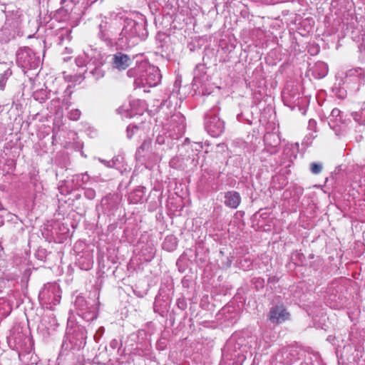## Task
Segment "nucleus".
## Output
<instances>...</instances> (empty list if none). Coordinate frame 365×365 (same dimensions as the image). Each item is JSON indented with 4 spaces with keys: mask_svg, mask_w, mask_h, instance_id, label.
<instances>
[{
    "mask_svg": "<svg viewBox=\"0 0 365 365\" xmlns=\"http://www.w3.org/2000/svg\"><path fill=\"white\" fill-rule=\"evenodd\" d=\"M128 76L135 78L134 83L137 87H154L161 81V74L158 67L146 63H141L137 66L129 69Z\"/></svg>",
    "mask_w": 365,
    "mask_h": 365,
    "instance_id": "obj_1",
    "label": "nucleus"
},
{
    "mask_svg": "<svg viewBox=\"0 0 365 365\" xmlns=\"http://www.w3.org/2000/svg\"><path fill=\"white\" fill-rule=\"evenodd\" d=\"M205 129L212 137L220 136L225 130V123L212 112L208 113L205 116Z\"/></svg>",
    "mask_w": 365,
    "mask_h": 365,
    "instance_id": "obj_2",
    "label": "nucleus"
},
{
    "mask_svg": "<svg viewBox=\"0 0 365 365\" xmlns=\"http://www.w3.org/2000/svg\"><path fill=\"white\" fill-rule=\"evenodd\" d=\"M289 313L284 305H275L271 307L269 313V319L272 324H279L289 319Z\"/></svg>",
    "mask_w": 365,
    "mask_h": 365,
    "instance_id": "obj_3",
    "label": "nucleus"
},
{
    "mask_svg": "<svg viewBox=\"0 0 365 365\" xmlns=\"http://www.w3.org/2000/svg\"><path fill=\"white\" fill-rule=\"evenodd\" d=\"M131 63V59L129 56L118 52L113 56V67L118 70L126 69Z\"/></svg>",
    "mask_w": 365,
    "mask_h": 365,
    "instance_id": "obj_4",
    "label": "nucleus"
},
{
    "mask_svg": "<svg viewBox=\"0 0 365 365\" xmlns=\"http://www.w3.org/2000/svg\"><path fill=\"white\" fill-rule=\"evenodd\" d=\"M240 202L241 197L238 192L232 190L225 193L224 203L225 206L232 209H236L238 207Z\"/></svg>",
    "mask_w": 365,
    "mask_h": 365,
    "instance_id": "obj_5",
    "label": "nucleus"
},
{
    "mask_svg": "<svg viewBox=\"0 0 365 365\" xmlns=\"http://www.w3.org/2000/svg\"><path fill=\"white\" fill-rule=\"evenodd\" d=\"M364 78V73L362 69L361 68H355L349 70L345 76V83H349L352 81L358 84L357 89L359 88V86L361 83Z\"/></svg>",
    "mask_w": 365,
    "mask_h": 365,
    "instance_id": "obj_6",
    "label": "nucleus"
},
{
    "mask_svg": "<svg viewBox=\"0 0 365 365\" xmlns=\"http://www.w3.org/2000/svg\"><path fill=\"white\" fill-rule=\"evenodd\" d=\"M142 29V25L136 23L135 21H129L123 29V33L128 35L129 37L140 36L139 31Z\"/></svg>",
    "mask_w": 365,
    "mask_h": 365,
    "instance_id": "obj_7",
    "label": "nucleus"
},
{
    "mask_svg": "<svg viewBox=\"0 0 365 365\" xmlns=\"http://www.w3.org/2000/svg\"><path fill=\"white\" fill-rule=\"evenodd\" d=\"M311 71L314 78H322L328 73V66L323 61H318L312 66Z\"/></svg>",
    "mask_w": 365,
    "mask_h": 365,
    "instance_id": "obj_8",
    "label": "nucleus"
},
{
    "mask_svg": "<svg viewBox=\"0 0 365 365\" xmlns=\"http://www.w3.org/2000/svg\"><path fill=\"white\" fill-rule=\"evenodd\" d=\"M341 110L336 108H334L329 116V125L331 128L335 130L336 135H339L338 133L337 127L340 126L339 123H341Z\"/></svg>",
    "mask_w": 365,
    "mask_h": 365,
    "instance_id": "obj_9",
    "label": "nucleus"
},
{
    "mask_svg": "<svg viewBox=\"0 0 365 365\" xmlns=\"http://www.w3.org/2000/svg\"><path fill=\"white\" fill-rule=\"evenodd\" d=\"M99 34L98 36L102 40H106L108 38V21L107 19H101V22L98 25Z\"/></svg>",
    "mask_w": 365,
    "mask_h": 365,
    "instance_id": "obj_10",
    "label": "nucleus"
},
{
    "mask_svg": "<svg viewBox=\"0 0 365 365\" xmlns=\"http://www.w3.org/2000/svg\"><path fill=\"white\" fill-rule=\"evenodd\" d=\"M177 247V239L173 236H168L163 244V249L173 251Z\"/></svg>",
    "mask_w": 365,
    "mask_h": 365,
    "instance_id": "obj_11",
    "label": "nucleus"
},
{
    "mask_svg": "<svg viewBox=\"0 0 365 365\" xmlns=\"http://www.w3.org/2000/svg\"><path fill=\"white\" fill-rule=\"evenodd\" d=\"M106 54L105 53H102L100 51H97L96 49L93 50V63H96L97 65H103L106 62Z\"/></svg>",
    "mask_w": 365,
    "mask_h": 365,
    "instance_id": "obj_12",
    "label": "nucleus"
},
{
    "mask_svg": "<svg viewBox=\"0 0 365 365\" xmlns=\"http://www.w3.org/2000/svg\"><path fill=\"white\" fill-rule=\"evenodd\" d=\"M352 116L356 122L365 125V106L362 107L359 111L354 113Z\"/></svg>",
    "mask_w": 365,
    "mask_h": 365,
    "instance_id": "obj_13",
    "label": "nucleus"
},
{
    "mask_svg": "<svg viewBox=\"0 0 365 365\" xmlns=\"http://www.w3.org/2000/svg\"><path fill=\"white\" fill-rule=\"evenodd\" d=\"M127 137L131 138L135 134L141 133L142 128L137 125H129L127 128Z\"/></svg>",
    "mask_w": 365,
    "mask_h": 365,
    "instance_id": "obj_14",
    "label": "nucleus"
},
{
    "mask_svg": "<svg viewBox=\"0 0 365 365\" xmlns=\"http://www.w3.org/2000/svg\"><path fill=\"white\" fill-rule=\"evenodd\" d=\"M310 170L314 175H317V174L320 173L322 170V163H312L310 164Z\"/></svg>",
    "mask_w": 365,
    "mask_h": 365,
    "instance_id": "obj_15",
    "label": "nucleus"
},
{
    "mask_svg": "<svg viewBox=\"0 0 365 365\" xmlns=\"http://www.w3.org/2000/svg\"><path fill=\"white\" fill-rule=\"evenodd\" d=\"M103 65H96L94 71L93 70V76H96V79H99L104 76L105 71L101 68Z\"/></svg>",
    "mask_w": 365,
    "mask_h": 365,
    "instance_id": "obj_16",
    "label": "nucleus"
},
{
    "mask_svg": "<svg viewBox=\"0 0 365 365\" xmlns=\"http://www.w3.org/2000/svg\"><path fill=\"white\" fill-rule=\"evenodd\" d=\"M151 145V140L150 139H145L141 144L140 147L138 150V153L140 154L141 150H147L150 148Z\"/></svg>",
    "mask_w": 365,
    "mask_h": 365,
    "instance_id": "obj_17",
    "label": "nucleus"
},
{
    "mask_svg": "<svg viewBox=\"0 0 365 365\" xmlns=\"http://www.w3.org/2000/svg\"><path fill=\"white\" fill-rule=\"evenodd\" d=\"M81 115V112L78 109L71 110L69 113V118L73 120H77Z\"/></svg>",
    "mask_w": 365,
    "mask_h": 365,
    "instance_id": "obj_18",
    "label": "nucleus"
},
{
    "mask_svg": "<svg viewBox=\"0 0 365 365\" xmlns=\"http://www.w3.org/2000/svg\"><path fill=\"white\" fill-rule=\"evenodd\" d=\"M99 160L101 162H102L106 167H108V168H113V167H115L116 165V162L118 160V158L116 159H112L110 161H107V160H101V159H99Z\"/></svg>",
    "mask_w": 365,
    "mask_h": 365,
    "instance_id": "obj_19",
    "label": "nucleus"
},
{
    "mask_svg": "<svg viewBox=\"0 0 365 365\" xmlns=\"http://www.w3.org/2000/svg\"><path fill=\"white\" fill-rule=\"evenodd\" d=\"M104 331H105V329L103 327H100L96 333L95 334L94 336H93V339L96 340V341H98V339H100L103 334H104Z\"/></svg>",
    "mask_w": 365,
    "mask_h": 365,
    "instance_id": "obj_20",
    "label": "nucleus"
},
{
    "mask_svg": "<svg viewBox=\"0 0 365 365\" xmlns=\"http://www.w3.org/2000/svg\"><path fill=\"white\" fill-rule=\"evenodd\" d=\"M118 341L116 339H113L110 341V346L112 349H115L118 347Z\"/></svg>",
    "mask_w": 365,
    "mask_h": 365,
    "instance_id": "obj_21",
    "label": "nucleus"
},
{
    "mask_svg": "<svg viewBox=\"0 0 365 365\" xmlns=\"http://www.w3.org/2000/svg\"><path fill=\"white\" fill-rule=\"evenodd\" d=\"M5 84H6V80H5V78L2 76V77L0 78V87H1V88L2 90L4 89Z\"/></svg>",
    "mask_w": 365,
    "mask_h": 365,
    "instance_id": "obj_22",
    "label": "nucleus"
},
{
    "mask_svg": "<svg viewBox=\"0 0 365 365\" xmlns=\"http://www.w3.org/2000/svg\"><path fill=\"white\" fill-rule=\"evenodd\" d=\"M316 126V121L313 119L309 120V127L313 128Z\"/></svg>",
    "mask_w": 365,
    "mask_h": 365,
    "instance_id": "obj_23",
    "label": "nucleus"
},
{
    "mask_svg": "<svg viewBox=\"0 0 365 365\" xmlns=\"http://www.w3.org/2000/svg\"><path fill=\"white\" fill-rule=\"evenodd\" d=\"M156 142L159 144H163L164 143V138L163 137H161V136H158L157 139H156Z\"/></svg>",
    "mask_w": 365,
    "mask_h": 365,
    "instance_id": "obj_24",
    "label": "nucleus"
},
{
    "mask_svg": "<svg viewBox=\"0 0 365 365\" xmlns=\"http://www.w3.org/2000/svg\"><path fill=\"white\" fill-rule=\"evenodd\" d=\"M272 136L275 137V135L274 134L268 133L264 136V139L267 140L269 137H272Z\"/></svg>",
    "mask_w": 365,
    "mask_h": 365,
    "instance_id": "obj_25",
    "label": "nucleus"
},
{
    "mask_svg": "<svg viewBox=\"0 0 365 365\" xmlns=\"http://www.w3.org/2000/svg\"><path fill=\"white\" fill-rule=\"evenodd\" d=\"M96 317H97V315H96L95 317H93H93H92L93 320L95 318H96Z\"/></svg>",
    "mask_w": 365,
    "mask_h": 365,
    "instance_id": "obj_26",
    "label": "nucleus"
}]
</instances>
